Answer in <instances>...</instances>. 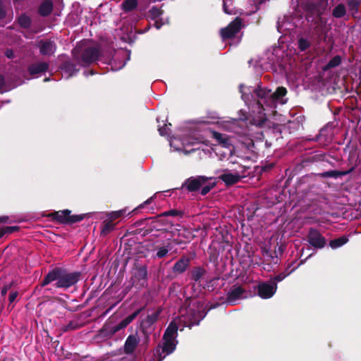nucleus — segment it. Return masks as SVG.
Returning <instances> with one entry per match:
<instances>
[{
	"instance_id": "obj_13",
	"label": "nucleus",
	"mask_w": 361,
	"mask_h": 361,
	"mask_svg": "<svg viewBox=\"0 0 361 361\" xmlns=\"http://www.w3.org/2000/svg\"><path fill=\"white\" fill-rule=\"evenodd\" d=\"M37 47L39 49L40 54L43 56H51L56 49V43L51 39H41L37 42Z\"/></svg>"
},
{
	"instance_id": "obj_17",
	"label": "nucleus",
	"mask_w": 361,
	"mask_h": 361,
	"mask_svg": "<svg viewBox=\"0 0 361 361\" xmlns=\"http://www.w3.org/2000/svg\"><path fill=\"white\" fill-rule=\"evenodd\" d=\"M190 258L188 256H182L173 266L172 271L176 274L184 273L190 266Z\"/></svg>"
},
{
	"instance_id": "obj_37",
	"label": "nucleus",
	"mask_w": 361,
	"mask_h": 361,
	"mask_svg": "<svg viewBox=\"0 0 361 361\" xmlns=\"http://www.w3.org/2000/svg\"><path fill=\"white\" fill-rule=\"evenodd\" d=\"M142 309H138L136 311H135L133 313L130 314L128 317H126L125 319H123L121 322H120L121 326L123 329H125L129 324H130L140 314Z\"/></svg>"
},
{
	"instance_id": "obj_50",
	"label": "nucleus",
	"mask_w": 361,
	"mask_h": 361,
	"mask_svg": "<svg viewBox=\"0 0 361 361\" xmlns=\"http://www.w3.org/2000/svg\"><path fill=\"white\" fill-rule=\"evenodd\" d=\"M18 295V293L17 291H12L10 293L8 296L9 305L16 300Z\"/></svg>"
},
{
	"instance_id": "obj_16",
	"label": "nucleus",
	"mask_w": 361,
	"mask_h": 361,
	"mask_svg": "<svg viewBox=\"0 0 361 361\" xmlns=\"http://www.w3.org/2000/svg\"><path fill=\"white\" fill-rule=\"evenodd\" d=\"M140 338L137 334L129 335L124 343L123 351L126 355L133 354L138 346Z\"/></svg>"
},
{
	"instance_id": "obj_39",
	"label": "nucleus",
	"mask_w": 361,
	"mask_h": 361,
	"mask_svg": "<svg viewBox=\"0 0 361 361\" xmlns=\"http://www.w3.org/2000/svg\"><path fill=\"white\" fill-rule=\"evenodd\" d=\"M341 63V57L338 55L334 56L326 65L324 70H329L338 66Z\"/></svg>"
},
{
	"instance_id": "obj_41",
	"label": "nucleus",
	"mask_w": 361,
	"mask_h": 361,
	"mask_svg": "<svg viewBox=\"0 0 361 361\" xmlns=\"http://www.w3.org/2000/svg\"><path fill=\"white\" fill-rule=\"evenodd\" d=\"M219 280L218 277H214L205 281L203 288L207 289L208 291H214L216 287L215 283Z\"/></svg>"
},
{
	"instance_id": "obj_46",
	"label": "nucleus",
	"mask_w": 361,
	"mask_h": 361,
	"mask_svg": "<svg viewBox=\"0 0 361 361\" xmlns=\"http://www.w3.org/2000/svg\"><path fill=\"white\" fill-rule=\"evenodd\" d=\"M4 229L5 234H11L16 231H18L20 230V227L18 226H4Z\"/></svg>"
},
{
	"instance_id": "obj_26",
	"label": "nucleus",
	"mask_w": 361,
	"mask_h": 361,
	"mask_svg": "<svg viewBox=\"0 0 361 361\" xmlns=\"http://www.w3.org/2000/svg\"><path fill=\"white\" fill-rule=\"evenodd\" d=\"M207 274V270L201 267H194L190 272V277L195 282H200V279Z\"/></svg>"
},
{
	"instance_id": "obj_53",
	"label": "nucleus",
	"mask_w": 361,
	"mask_h": 361,
	"mask_svg": "<svg viewBox=\"0 0 361 361\" xmlns=\"http://www.w3.org/2000/svg\"><path fill=\"white\" fill-rule=\"evenodd\" d=\"M223 8H224V12L226 13H227V14H231L232 13V11L228 9V6H227V5H226L225 1L224 2V4H223Z\"/></svg>"
},
{
	"instance_id": "obj_55",
	"label": "nucleus",
	"mask_w": 361,
	"mask_h": 361,
	"mask_svg": "<svg viewBox=\"0 0 361 361\" xmlns=\"http://www.w3.org/2000/svg\"><path fill=\"white\" fill-rule=\"evenodd\" d=\"M6 56L8 58V59H11L13 56V51L11 49H8L6 51Z\"/></svg>"
},
{
	"instance_id": "obj_52",
	"label": "nucleus",
	"mask_w": 361,
	"mask_h": 361,
	"mask_svg": "<svg viewBox=\"0 0 361 361\" xmlns=\"http://www.w3.org/2000/svg\"><path fill=\"white\" fill-rule=\"evenodd\" d=\"M9 223V217L8 216H0V224Z\"/></svg>"
},
{
	"instance_id": "obj_62",
	"label": "nucleus",
	"mask_w": 361,
	"mask_h": 361,
	"mask_svg": "<svg viewBox=\"0 0 361 361\" xmlns=\"http://www.w3.org/2000/svg\"><path fill=\"white\" fill-rule=\"evenodd\" d=\"M165 357V356H161V354L159 355V358H158V361H162L163 359Z\"/></svg>"
},
{
	"instance_id": "obj_49",
	"label": "nucleus",
	"mask_w": 361,
	"mask_h": 361,
	"mask_svg": "<svg viewBox=\"0 0 361 361\" xmlns=\"http://www.w3.org/2000/svg\"><path fill=\"white\" fill-rule=\"evenodd\" d=\"M288 274H283V273H281L278 275H276L273 280H271L270 281H275L276 283L277 284V282H280L281 281H283L287 276Z\"/></svg>"
},
{
	"instance_id": "obj_48",
	"label": "nucleus",
	"mask_w": 361,
	"mask_h": 361,
	"mask_svg": "<svg viewBox=\"0 0 361 361\" xmlns=\"http://www.w3.org/2000/svg\"><path fill=\"white\" fill-rule=\"evenodd\" d=\"M6 16V11L5 9V7L3 4V2L1 0H0V20L4 19Z\"/></svg>"
},
{
	"instance_id": "obj_54",
	"label": "nucleus",
	"mask_w": 361,
	"mask_h": 361,
	"mask_svg": "<svg viewBox=\"0 0 361 361\" xmlns=\"http://www.w3.org/2000/svg\"><path fill=\"white\" fill-rule=\"evenodd\" d=\"M5 84L4 78L2 75L0 74V90L3 88Z\"/></svg>"
},
{
	"instance_id": "obj_27",
	"label": "nucleus",
	"mask_w": 361,
	"mask_h": 361,
	"mask_svg": "<svg viewBox=\"0 0 361 361\" xmlns=\"http://www.w3.org/2000/svg\"><path fill=\"white\" fill-rule=\"evenodd\" d=\"M161 312V309L159 308L154 311L152 314H148L142 322V324L146 327L149 328L152 326L157 321L159 314Z\"/></svg>"
},
{
	"instance_id": "obj_1",
	"label": "nucleus",
	"mask_w": 361,
	"mask_h": 361,
	"mask_svg": "<svg viewBox=\"0 0 361 361\" xmlns=\"http://www.w3.org/2000/svg\"><path fill=\"white\" fill-rule=\"evenodd\" d=\"M241 97L254 114H263L265 111L274 107L271 99V90L262 87L261 82L256 87L246 86L243 84L239 85Z\"/></svg>"
},
{
	"instance_id": "obj_21",
	"label": "nucleus",
	"mask_w": 361,
	"mask_h": 361,
	"mask_svg": "<svg viewBox=\"0 0 361 361\" xmlns=\"http://www.w3.org/2000/svg\"><path fill=\"white\" fill-rule=\"evenodd\" d=\"M183 212L182 211H180V210H178V209H170L169 211H166V212H164V213L159 214V215H157L156 216H152V217H149L148 219H142L140 220V221H137L136 224L139 226L141 225L142 222L147 220V219H151L152 220L153 223H158L161 221V217H164V216H183Z\"/></svg>"
},
{
	"instance_id": "obj_33",
	"label": "nucleus",
	"mask_w": 361,
	"mask_h": 361,
	"mask_svg": "<svg viewBox=\"0 0 361 361\" xmlns=\"http://www.w3.org/2000/svg\"><path fill=\"white\" fill-rule=\"evenodd\" d=\"M208 255L209 261L216 267L218 265V259L219 257V250L214 247H209L208 250Z\"/></svg>"
},
{
	"instance_id": "obj_23",
	"label": "nucleus",
	"mask_w": 361,
	"mask_h": 361,
	"mask_svg": "<svg viewBox=\"0 0 361 361\" xmlns=\"http://www.w3.org/2000/svg\"><path fill=\"white\" fill-rule=\"evenodd\" d=\"M212 138H214L223 147L229 149L231 147L233 146L231 142V139L226 134H223L216 131H213Z\"/></svg>"
},
{
	"instance_id": "obj_10",
	"label": "nucleus",
	"mask_w": 361,
	"mask_h": 361,
	"mask_svg": "<svg viewBox=\"0 0 361 361\" xmlns=\"http://www.w3.org/2000/svg\"><path fill=\"white\" fill-rule=\"evenodd\" d=\"M309 244L316 249H322L326 245V238L321 234L319 230L310 228L307 235Z\"/></svg>"
},
{
	"instance_id": "obj_29",
	"label": "nucleus",
	"mask_w": 361,
	"mask_h": 361,
	"mask_svg": "<svg viewBox=\"0 0 361 361\" xmlns=\"http://www.w3.org/2000/svg\"><path fill=\"white\" fill-rule=\"evenodd\" d=\"M163 341L162 353H165L166 355L172 353L176 349L175 339L167 338L163 339Z\"/></svg>"
},
{
	"instance_id": "obj_14",
	"label": "nucleus",
	"mask_w": 361,
	"mask_h": 361,
	"mask_svg": "<svg viewBox=\"0 0 361 361\" xmlns=\"http://www.w3.org/2000/svg\"><path fill=\"white\" fill-rule=\"evenodd\" d=\"M133 269L135 272L133 274L134 278L140 282V285L144 286L147 279V264H140L137 261L134 263Z\"/></svg>"
},
{
	"instance_id": "obj_12",
	"label": "nucleus",
	"mask_w": 361,
	"mask_h": 361,
	"mask_svg": "<svg viewBox=\"0 0 361 361\" xmlns=\"http://www.w3.org/2000/svg\"><path fill=\"white\" fill-rule=\"evenodd\" d=\"M305 35L312 41L314 45L320 44L326 39V32L322 25H316L312 31L305 33Z\"/></svg>"
},
{
	"instance_id": "obj_56",
	"label": "nucleus",
	"mask_w": 361,
	"mask_h": 361,
	"mask_svg": "<svg viewBox=\"0 0 361 361\" xmlns=\"http://www.w3.org/2000/svg\"><path fill=\"white\" fill-rule=\"evenodd\" d=\"M219 305H220V303H219V302L211 304L209 307V310L215 309V308L218 307L219 306Z\"/></svg>"
},
{
	"instance_id": "obj_43",
	"label": "nucleus",
	"mask_w": 361,
	"mask_h": 361,
	"mask_svg": "<svg viewBox=\"0 0 361 361\" xmlns=\"http://www.w3.org/2000/svg\"><path fill=\"white\" fill-rule=\"evenodd\" d=\"M360 3L361 1H356V2L355 3L348 4L349 7V11L351 12V14L353 18H355V15L359 12Z\"/></svg>"
},
{
	"instance_id": "obj_7",
	"label": "nucleus",
	"mask_w": 361,
	"mask_h": 361,
	"mask_svg": "<svg viewBox=\"0 0 361 361\" xmlns=\"http://www.w3.org/2000/svg\"><path fill=\"white\" fill-rule=\"evenodd\" d=\"M243 25V20L240 18L236 17L226 27L220 31L221 37L223 40L234 38L238 34Z\"/></svg>"
},
{
	"instance_id": "obj_60",
	"label": "nucleus",
	"mask_w": 361,
	"mask_h": 361,
	"mask_svg": "<svg viewBox=\"0 0 361 361\" xmlns=\"http://www.w3.org/2000/svg\"><path fill=\"white\" fill-rule=\"evenodd\" d=\"M5 235V231L4 227L0 228V238H2Z\"/></svg>"
},
{
	"instance_id": "obj_24",
	"label": "nucleus",
	"mask_w": 361,
	"mask_h": 361,
	"mask_svg": "<svg viewBox=\"0 0 361 361\" xmlns=\"http://www.w3.org/2000/svg\"><path fill=\"white\" fill-rule=\"evenodd\" d=\"M60 68L67 74L68 78L72 77L75 73L79 71V68H78L76 65L71 61H63L61 64Z\"/></svg>"
},
{
	"instance_id": "obj_40",
	"label": "nucleus",
	"mask_w": 361,
	"mask_h": 361,
	"mask_svg": "<svg viewBox=\"0 0 361 361\" xmlns=\"http://www.w3.org/2000/svg\"><path fill=\"white\" fill-rule=\"evenodd\" d=\"M163 13L164 11L161 8L154 6H152L149 11V16L152 20H155L157 18L161 16Z\"/></svg>"
},
{
	"instance_id": "obj_19",
	"label": "nucleus",
	"mask_w": 361,
	"mask_h": 361,
	"mask_svg": "<svg viewBox=\"0 0 361 361\" xmlns=\"http://www.w3.org/2000/svg\"><path fill=\"white\" fill-rule=\"evenodd\" d=\"M49 65L47 62H38L30 64L27 71L30 75L35 76L38 74L46 73L49 69Z\"/></svg>"
},
{
	"instance_id": "obj_22",
	"label": "nucleus",
	"mask_w": 361,
	"mask_h": 361,
	"mask_svg": "<svg viewBox=\"0 0 361 361\" xmlns=\"http://www.w3.org/2000/svg\"><path fill=\"white\" fill-rule=\"evenodd\" d=\"M287 94V90L284 87H278L275 92H271V99L274 102V107L276 108V103L280 102L281 104H285L286 102V99H284L283 97Z\"/></svg>"
},
{
	"instance_id": "obj_44",
	"label": "nucleus",
	"mask_w": 361,
	"mask_h": 361,
	"mask_svg": "<svg viewBox=\"0 0 361 361\" xmlns=\"http://www.w3.org/2000/svg\"><path fill=\"white\" fill-rule=\"evenodd\" d=\"M171 248H168V246L160 247L157 248V251L155 255V257L158 259H161L165 257L169 253Z\"/></svg>"
},
{
	"instance_id": "obj_51",
	"label": "nucleus",
	"mask_w": 361,
	"mask_h": 361,
	"mask_svg": "<svg viewBox=\"0 0 361 361\" xmlns=\"http://www.w3.org/2000/svg\"><path fill=\"white\" fill-rule=\"evenodd\" d=\"M153 200V197H149V199H147L146 201H145L143 203L140 204L136 209H142L146 205H148L149 204H151L152 201Z\"/></svg>"
},
{
	"instance_id": "obj_2",
	"label": "nucleus",
	"mask_w": 361,
	"mask_h": 361,
	"mask_svg": "<svg viewBox=\"0 0 361 361\" xmlns=\"http://www.w3.org/2000/svg\"><path fill=\"white\" fill-rule=\"evenodd\" d=\"M82 272L68 271L66 269L56 267L51 270L44 276V279L35 288L34 293H40L42 289L49 283L56 281L54 286L56 288L67 290L75 286L81 280Z\"/></svg>"
},
{
	"instance_id": "obj_15",
	"label": "nucleus",
	"mask_w": 361,
	"mask_h": 361,
	"mask_svg": "<svg viewBox=\"0 0 361 361\" xmlns=\"http://www.w3.org/2000/svg\"><path fill=\"white\" fill-rule=\"evenodd\" d=\"M121 329H123V328L121 326L120 322L114 325L111 322H106L99 330V335L102 337L109 338Z\"/></svg>"
},
{
	"instance_id": "obj_38",
	"label": "nucleus",
	"mask_w": 361,
	"mask_h": 361,
	"mask_svg": "<svg viewBox=\"0 0 361 361\" xmlns=\"http://www.w3.org/2000/svg\"><path fill=\"white\" fill-rule=\"evenodd\" d=\"M18 23L21 27L27 29L30 27L32 20L31 18L27 15L22 14L18 17Z\"/></svg>"
},
{
	"instance_id": "obj_42",
	"label": "nucleus",
	"mask_w": 361,
	"mask_h": 361,
	"mask_svg": "<svg viewBox=\"0 0 361 361\" xmlns=\"http://www.w3.org/2000/svg\"><path fill=\"white\" fill-rule=\"evenodd\" d=\"M216 182L207 183L201 187L200 194L203 196L206 195L216 186Z\"/></svg>"
},
{
	"instance_id": "obj_36",
	"label": "nucleus",
	"mask_w": 361,
	"mask_h": 361,
	"mask_svg": "<svg viewBox=\"0 0 361 361\" xmlns=\"http://www.w3.org/2000/svg\"><path fill=\"white\" fill-rule=\"evenodd\" d=\"M115 228V224L111 221H104L102 226L101 235L106 236Z\"/></svg>"
},
{
	"instance_id": "obj_18",
	"label": "nucleus",
	"mask_w": 361,
	"mask_h": 361,
	"mask_svg": "<svg viewBox=\"0 0 361 361\" xmlns=\"http://www.w3.org/2000/svg\"><path fill=\"white\" fill-rule=\"evenodd\" d=\"M354 170H355V167L352 166L348 170H346V171L330 170V171L317 173V176L321 178H332L336 179L338 178L350 174Z\"/></svg>"
},
{
	"instance_id": "obj_11",
	"label": "nucleus",
	"mask_w": 361,
	"mask_h": 361,
	"mask_svg": "<svg viewBox=\"0 0 361 361\" xmlns=\"http://www.w3.org/2000/svg\"><path fill=\"white\" fill-rule=\"evenodd\" d=\"M245 292V289L241 286L233 285L227 293L226 302L232 305H235L238 300L247 298L244 295Z\"/></svg>"
},
{
	"instance_id": "obj_6",
	"label": "nucleus",
	"mask_w": 361,
	"mask_h": 361,
	"mask_svg": "<svg viewBox=\"0 0 361 361\" xmlns=\"http://www.w3.org/2000/svg\"><path fill=\"white\" fill-rule=\"evenodd\" d=\"M212 177L204 176H191L187 178L181 185L182 190H186L188 192L198 191L202 185L212 180Z\"/></svg>"
},
{
	"instance_id": "obj_4",
	"label": "nucleus",
	"mask_w": 361,
	"mask_h": 361,
	"mask_svg": "<svg viewBox=\"0 0 361 361\" xmlns=\"http://www.w3.org/2000/svg\"><path fill=\"white\" fill-rule=\"evenodd\" d=\"M46 216L50 218L51 221L62 224H73L82 221L85 218V214L71 215V211L69 209L51 212Z\"/></svg>"
},
{
	"instance_id": "obj_20",
	"label": "nucleus",
	"mask_w": 361,
	"mask_h": 361,
	"mask_svg": "<svg viewBox=\"0 0 361 361\" xmlns=\"http://www.w3.org/2000/svg\"><path fill=\"white\" fill-rule=\"evenodd\" d=\"M307 18L320 17L323 14V9L319 4L307 3L305 6Z\"/></svg>"
},
{
	"instance_id": "obj_8",
	"label": "nucleus",
	"mask_w": 361,
	"mask_h": 361,
	"mask_svg": "<svg viewBox=\"0 0 361 361\" xmlns=\"http://www.w3.org/2000/svg\"><path fill=\"white\" fill-rule=\"evenodd\" d=\"M257 295L262 299L271 298L276 292L277 284L275 281H266L259 283L255 287Z\"/></svg>"
},
{
	"instance_id": "obj_63",
	"label": "nucleus",
	"mask_w": 361,
	"mask_h": 361,
	"mask_svg": "<svg viewBox=\"0 0 361 361\" xmlns=\"http://www.w3.org/2000/svg\"><path fill=\"white\" fill-rule=\"evenodd\" d=\"M116 217H120L121 216V212H117V214L115 215Z\"/></svg>"
},
{
	"instance_id": "obj_58",
	"label": "nucleus",
	"mask_w": 361,
	"mask_h": 361,
	"mask_svg": "<svg viewBox=\"0 0 361 361\" xmlns=\"http://www.w3.org/2000/svg\"><path fill=\"white\" fill-rule=\"evenodd\" d=\"M319 157H324V155H322V154H320V155H314V156L312 157L310 159H311L312 161H317V160H318V159H319V158H318Z\"/></svg>"
},
{
	"instance_id": "obj_30",
	"label": "nucleus",
	"mask_w": 361,
	"mask_h": 361,
	"mask_svg": "<svg viewBox=\"0 0 361 361\" xmlns=\"http://www.w3.org/2000/svg\"><path fill=\"white\" fill-rule=\"evenodd\" d=\"M314 43L307 36L306 37H300L298 39V48L300 51H305L309 49Z\"/></svg>"
},
{
	"instance_id": "obj_25",
	"label": "nucleus",
	"mask_w": 361,
	"mask_h": 361,
	"mask_svg": "<svg viewBox=\"0 0 361 361\" xmlns=\"http://www.w3.org/2000/svg\"><path fill=\"white\" fill-rule=\"evenodd\" d=\"M53 2L51 0H44L39 5L38 13L41 16H48L53 11Z\"/></svg>"
},
{
	"instance_id": "obj_9",
	"label": "nucleus",
	"mask_w": 361,
	"mask_h": 361,
	"mask_svg": "<svg viewBox=\"0 0 361 361\" xmlns=\"http://www.w3.org/2000/svg\"><path fill=\"white\" fill-rule=\"evenodd\" d=\"M247 168L245 166L240 165L239 170H235L234 173H224L219 176V178L222 180L226 186H231L238 183L242 178L245 177L243 175Z\"/></svg>"
},
{
	"instance_id": "obj_61",
	"label": "nucleus",
	"mask_w": 361,
	"mask_h": 361,
	"mask_svg": "<svg viewBox=\"0 0 361 361\" xmlns=\"http://www.w3.org/2000/svg\"><path fill=\"white\" fill-rule=\"evenodd\" d=\"M278 251L280 253H282L283 252V247L281 245L278 247Z\"/></svg>"
},
{
	"instance_id": "obj_57",
	"label": "nucleus",
	"mask_w": 361,
	"mask_h": 361,
	"mask_svg": "<svg viewBox=\"0 0 361 361\" xmlns=\"http://www.w3.org/2000/svg\"><path fill=\"white\" fill-rule=\"evenodd\" d=\"M162 25V23L159 22L158 20H155L154 22V26L156 27L157 29H160V27H161Z\"/></svg>"
},
{
	"instance_id": "obj_35",
	"label": "nucleus",
	"mask_w": 361,
	"mask_h": 361,
	"mask_svg": "<svg viewBox=\"0 0 361 361\" xmlns=\"http://www.w3.org/2000/svg\"><path fill=\"white\" fill-rule=\"evenodd\" d=\"M346 14V8L344 4H338L332 11V16L336 18H341Z\"/></svg>"
},
{
	"instance_id": "obj_64",
	"label": "nucleus",
	"mask_w": 361,
	"mask_h": 361,
	"mask_svg": "<svg viewBox=\"0 0 361 361\" xmlns=\"http://www.w3.org/2000/svg\"><path fill=\"white\" fill-rule=\"evenodd\" d=\"M49 290H51V289H50V288H45V289H44V293H47V292H48V291H49Z\"/></svg>"
},
{
	"instance_id": "obj_32",
	"label": "nucleus",
	"mask_w": 361,
	"mask_h": 361,
	"mask_svg": "<svg viewBox=\"0 0 361 361\" xmlns=\"http://www.w3.org/2000/svg\"><path fill=\"white\" fill-rule=\"evenodd\" d=\"M137 0H125L121 4L122 10L126 12H131L137 6Z\"/></svg>"
},
{
	"instance_id": "obj_34",
	"label": "nucleus",
	"mask_w": 361,
	"mask_h": 361,
	"mask_svg": "<svg viewBox=\"0 0 361 361\" xmlns=\"http://www.w3.org/2000/svg\"><path fill=\"white\" fill-rule=\"evenodd\" d=\"M348 241V238L346 236L343 235L338 238L330 240L329 246L332 249H336L345 245Z\"/></svg>"
},
{
	"instance_id": "obj_5",
	"label": "nucleus",
	"mask_w": 361,
	"mask_h": 361,
	"mask_svg": "<svg viewBox=\"0 0 361 361\" xmlns=\"http://www.w3.org/2000/svg\"><path fill=\"white\" fill-rule=\"evenodd\" d=\"M204 316L205 314L200 310L193 308L181 309L180 322L183 324L184 326L190 329L195 325H199Z\"/></svg>"
},
{
	"instance_id": "obj_47",
	"label": "nucleus",
	"mask_w": 361,
	"mask_h": 361,
	"mask_svg": "<svg viewBox=\"0 0 361 361\" xmlns=\"http://www.w3.org/2000/svg\"><path fill=\"white\" fill-rule=\"evenodd\" d=\"M13 283L4 285L1 290V295L2 297H5L8 290L11 288Z\"/></svg>"
},
{
	"instance_id": "obj_28",
	"label": "nucleus",
	"mask_w": 361,
	"mask_h": 361,
	"mask_svg": "<svg viewBox=\"0 0 361 361\" xmlns=\"http://www.w3.org/2000/svg\"><path fill=\"white\" fill-rule=\"evenodd\" d=\"M178 329V328L176 323L171 322L165 330V332L163 335V339H175L177 335Z\"/></svg>"
},
{
	"instance_id": "obj_31",
	"label": "nucleus",
	"mask_w": 361,
	"mask_h": 361,
	"mask_svg": "<svg viewBox=\"0 0 361 361\" xmlns=\"http://www.w3.org/2000/svg\"><path fill=\"white\" fill-rule=\"evenodd\" d=\"M83 326L82 324H80L78 320H71L67 325L61 328V331L63 333L75 331Z\"/></svg>"
},
{
	"instance_id": "obj_59",
	"label": "nucleus",
	"mask_w": 361,
	"mask_h": 361,
	"mask_svg": "<svg viewBox=\"0 0 361 361\" xmlns=\"http://www.w3.org/2000/svg\"><path fill=\"white\" fill-rule=\"evenodd\" d=\"M254 1L255 4L260 5L263 4L265 1V0H254Z\"/></svg>"
},
{
	"instance_id": "obj_45",
	"label": "nucleus",
	"mask_w": 361,
	"mask_h": 361,
	"mask_svg": "<svg viewBox=\"0 0 361 361\" xmlns=\"http://www.w3.org/2000/svg\"><path fill=\"white\" fill-rule=\"evenodd\" d=\"M158 130H159L160 135H161V136L169 135V134L171 133V130L168 127L167 124H164V126L159 127Z\"/></svg>"
},
{
	"instance_id": "obj_3",
	"label": "nucleus",
	"mask_w": 361,
	"mask_h": 361,
	"mask_svg": "<svg viewBox=\"0 0 361 361\" xmlns=\"http://www.w3.org/2000/svg\"><path fill=\"white\" fill-rule=\"evenodd\" d=\"M71 53L75 61L83 67L90 66L93 63H95L99 59L101 56L99 49L95 47H87L81 53L79 49L75 48L72 50Z\"/></svg>"
}]
</instances>
